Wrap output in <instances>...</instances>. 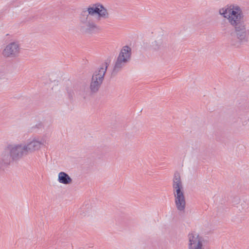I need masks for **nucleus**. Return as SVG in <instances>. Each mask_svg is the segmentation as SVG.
<instances>
[{"label":"nucleus","instance_id":"obj_6","mask_svg":"<svg viewBox=\"0 0 249 249\" xmlns=\"http://www.w3.org/2000/svg\"><path fill=\"white\" fill-rule=\"evenodd\" d=\"M89 15L95 16L98 19L108 17V12L105 7L100 3H96L89 6L87 9Z\"/></svg>","mask_w":249,"mask_h":249},{"label":"nucleus","instance_id":"obj_1","mask_svg":"<svg viewBox=\"0 0 249 249\" xmlns=\"http://www.w3.org/2000/svg\"><path fill=\"white\" fill-rule=\"evenodd\" d=\"M45 146V142L39 138L29 139L26 143H10L5 146L1 152L0 159L3 162L8 163L30 153L39 151Z\"/></svg>","mask_w":249,"mask_h":249},{"label":"nucleus","instance_id":"obj_10","mask_svg":"<svg viewBox=\"0 0 249 249\" xmlns=\"http://www.w3.org/2000/svg\"><path fill=\"white\" fill-rule=\"evenodd\" d=\"M57 180L59 183L65 185H70L72 182V178L64 172H61L58 174Z\"/></svg>","mask_w":249,"mask_h":249},{"label":"nucleus","instance_id":"obj_12","mask_svg":"<svg viewBox=\"0 0 249 249\" xmlns=\"http://www.w3.org/2000/svg\"><path fill=\"white\" fill-rule=\"evenodd\" d=\"M151 44L152 47L156 48L161 44V41L157 37H155L151 41Z\"/></svg>","mask_w":249,"mask_h":249},{"label":"nucleus","instance_id":"obj_2","mask_svg":"<svg viewBox=\"0 0 249 249\" xmlns=\"http://www.w3.org/2000/svg\"><path fill=\"white\" fill-rule=\"evenodd\" d=\"M172 186L176 208L180 212L184 211L186 206L185 193L180 175L178 172L174 175Z\"/></svg>","mask_w":249,"mask_h":249},{"label":"nucleus","instance_id":"obj_13","mask_svg":"<svg viewBox=\"0 0 249 249\" xmlns=\"http://www.w3.org/2000/svg\"><path fill=\"white\" fill-rule=\"evenodd\" d=\"M89 220L92 223L95 222L96 221L95 217L92 214H91L90 215H89Z\"/></svg>","mask_w":249,"mask_h":249},{"label":"nucleus","instance_id":"obj_4","mask_svg":"<svg viewBox=\"0 0 249 249\" xmlns=\"http://www.w3.org/2000/svg\"><path fill=\"white\" fill-rule=\"evenodd\" d=\"M206 242L205 238L197 231H192L188 234V249H204Z\"/></svg>","mask_w":249,"mask_h":249},{"label":"nucleus","instance_id":"obj_5","mask_svg":"<svg viewBox=\"0 0 249 249\" xmlns=\"http://www.w3.org/2000/svg\"><path fill=\"white\" fill-rule=\"evenodd\" d=\"M21 46L17 41H12L7 43L2 51V55L4 58H15L19 56Z\"/></svg>","mask_w":249,"mask_h":249},{"label":"nucleus","instance_id":"obj_11","mask_svg":"<svg viewBox=\"0 0 249 249\" xmlns=\"http://www.w3.org/2000/svg\"><path fill=\"white\" fill-rule=\"evenodd\" d=\"M82 30L87 33L94 31L96 29V25L86 18L85 21L82 22L81 25Z\"/></svg>","mask_w":249,"mask_h":249},{"label":"nucleus","instance_id":"obj_3","mask_svg":"<svg viewBox=\"0 0 249 249\" xmlns=\"http://www.w3.org/2000/svg\"><path fill=\"white\" fill-rule=\"evenodd\" d=\"M218 13L233 26L236 25L242 18V10L236 5L225 6L219 10Z\"/></svg>","mask_w":249,"mask_h":249},{"label":"nucleus","instance_id":"obj_9","mask_svg":"<svg viewBox=\"0 0 249 249\" xmlns=\"http://www.w3.org/2000/svg\"><path fill=\"white\" fill-rule=\"evenodd\" d=\"M131 55V49L128 46L124 47L119 54L116 66L119 67L122 64L126 62L129 60Z\"/></svg>","mask_w":249,"mask_h":249},{"label":"nucleus","instance_id":"obj_8","mask_svg":"<svg viewBox=\"0 0 249 249\" xmlns=\"http://www.w3.org/2000/svg\"><path fill=\"white\" fill-rule=\"evenodd\" d=\"M235 36L243 42L249 41V29L242 23L235 25Z\"/></svg>","mask_w":249,"mask_h":249},{"label":"nucleus","instance_id":"obj_7","mask_svg":"<svg viewBox=\"0 0 249 249\" xmlns=\"http://www.w3.org/2000/svg\"><path fill=\"white\" fill-rule=\"evenodd\" d=\"M105 72V69L101 68L93 74L90 84V89L92 91L95 92L99 89L103 82Z\"/></svg>","mask_w":249,"mask_h":249}]
</instances>
